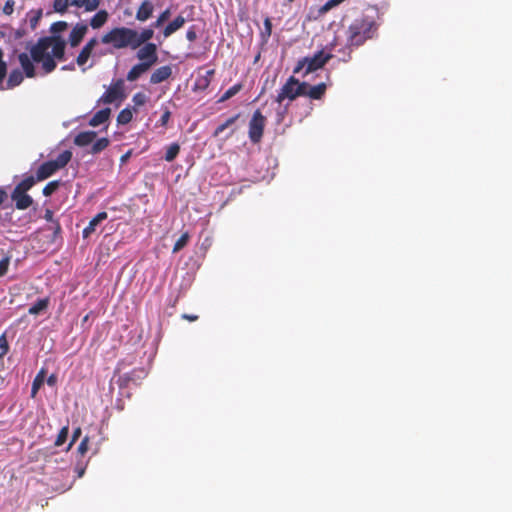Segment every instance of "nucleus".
<instances>
[{"mask_svg": "<svg viewBox=\"0 0 512 512\" xmlns=\"http://www.w3.org/2000/svg\"><path fill=\"white\" fill-rule=\"evenodd\" d=\"M6 198H7L6 191L0 187V206L3 204V202L6 200Z\"/></svg>", "mask_w": 512, "mask_h": 512, "instance_id": "bf43d9fd", "label": "nucleus"}, {"mask_svg": "<svg viewBox=\"0 0 512 512\" xmlns=\"http://www.w3.org/2000/svg\"><path fill=\"white\" fill-rule=\"evenodd\" d=\"M182 318L186 319V320H188L190 322H193V321H196L198 319V316L197 315H192V314H183Z\"/></svg>", "mask_w": 512, "mask_h": 512, "instance_id": "13d9d810", "label": "nucleus"}, {"mask_svg": "<svg viewBox=\"0 0 512 512\" xmlns=\"http://www.w3.org/2000/svg\"><path fill=\"white\" fill-rule=\"evenodd\" d=\"M154 27H148L142 29L141 32H138L134 29L135 37H134V44H135V50L141 47L143 44L150 43L149 41L154 36Z\"/></svg>", "mask_w": 512, "mask_h": 512, "instance_id": "f3484780", "label": "nucleus"}, {"mask_svg": "<svg viewBox=\"0 0 512 512\" xmlns=\"http://www.w3.org/2000/svg\"><path fill=\"white\" fill-rule=\"evenodd\" d=\"M7 74V64L3 60V50L0 48V84L3 83L4 78Z\"/></svg>", "mask_w": 512, "mask_h": 512, "instance_id": "79ce46f5", "label": "nucleus"}, {"mask_svg": "<svg viewBox=\"0 0 512 512\" xmlns=\"http://www.w3.org/2000/svg\"><path fill=\"white\" fill-rule=\"evenodd\" d=\"M186 22V19L182 15H178L174 20L169 22L163 29V36L165 38L170 37L173 33L181 29Z\"/></svg>", "mask_w": 512, "mask_h": 512, "instance_id": "6ab92c4d", "label": "nucleus"}, {"mask_svg": "<svg viewBox=\"0 0 512 512\" xmlns=\"http://www.w3.org/2000/svg\"><path fill=\"white\" fill-rule=\"evenodd\" d=\"M60 185H61L60 180L50 181L43 188V191H42L43 195L46 197L51 196L55 191L58 190Z\"/></svg>", "mask_w": 512, "mask_h": 512, "instance_id": "72a5a7b5", "label": "nucleus"}, {"mask_svg": "<svg viewBox=\"0 0 512 512\" xmlns=\"http://www.w3.org/2000/svg\"><path fill=\"white\" fill-rule=\"evenodd\" d=\"M378 26L370 17L355 19L346 31V46L349 49L363 45L367 40L374 38Z\"/></svg>", "mask_w": 512, "mask_h": 512, "instance_id": "f03ea898", "label": "nucleus"}, {"mask_svg": "<svg viewBox=\"0 0 512 512\" xmlns=\"http://www.w3.org/2000/svg\"><path fill=\"white\" fill-rule=\"evenodd\" d=\"M180 152V145L178 143H172L167 147L164 159L167 162H172L178 156Z\"/></svg>", "mask_w": 512, "mask_h": 512, "instance_id": "7c9ffc66", "label": "nucleus"}, {"mask_svg": "<svg viewBox=\"0 0 512 512\" xmlns=\"http://www.w3.org/2000/svg\"><path fill=\"white\" fill-rule=\"evenodd\" d=\"M42 16H43V10L40 8L36 9V10H31L27 13L28 22H29L30 28L32 30L36 29Z\"/></svg>", "mask_w": 512, "mask_h": 512, "instance_id": "cd10ccee", "label": "nucleus"}, {"mask_svg": "<svg viewBox=\"0 0 512 512\" xmlns=\"http://www.w3.org/2000/svg\"><path fill=\"white\" fill-rule=\"evenodd\" d=\"M71 158L72 152L65 150L60 153L56 159L42 163L36 171V179L38 181H43L49 178L58 170L64 168L70 162Z\"/></svg>", "mask_w": 512, "mask_h": 512, "instance_id": "39448f33", "label": "nucleus"}, {"mask_svg": "<svg viewBox=\"0 0 512 512\" xmlns=\"http://www.w3.org/2000/svg\"><path fill=\"white\" fill-rule=\"evenodd\" d=\"M133 118L132 111L129 108L121 110L117 116V123L120 125L128 124Z\"/></svg>", "mask_w": 512, "mask_h": 512, "instance_id": "2f4dec72", "label": "nucleus"}, {"mask_svg": "<svg viewBox=\"0 0 512 512\" xmlns=\"http://www.w3.org/2000/svg\"><path fill=\"white\" fill-rule=\"evenodd\" d=\"M96 137L97 133L95 131H82L75 136L74 144L78 147H85L92 144Z\"/></svg>", "mask_w": 512, "mask_h": 512, "instance_id": "a211bd4d", "label": "nucleus"}, {"mask_svg": "<svg viewBox=\"0 0 512 512\" xmlns=\"http://www.w3.org/2000/svg\"><path fill=\"white\" fill-rule=\"evenodd\" d=\"M68 27V23L65 22V21H57V22H54L52 25H51V32L53 33H59V32H62L64 30H66Z\"/></svg>", "mask_w": 512, "mask_h": 512, "instance_id": "37998d69", "label": "nucleus"}, {"mask_svg": "<svg viewBox=\"0 0 512 512\" xmlns=\"http://www.w3.org/2000/svg\"><path fill=\"white\" fill-rule=\"evenodd\" d=\"M327 90V86L325 83H319L315 86L309 85V90L307 91V97L312 100H320L324 97Z\"/></svg>", "mask_w": 512, "mask_h": 512, "instance_id": "393cba45", "label": "nucleus"}, {"mask_svg": "<svg viewBox=\"0 0 512 512\" xmlns=\"http://www.w3.org/2000/svg\"><path fill=\"white\" fill-rule=\"evenodd\" d=\"M24 73L19 69H13L7 79L6 88L13 89L20 85L24 80Z\"/></svg>", "mask_w": 512, "mask_h": 512, "instance_id": "b1692460", "label": "nucleus"}, {"mask_svg": "<svg viewBox=\"0 0 512 512\" xmlns=\"http://www.w3.org/2000/svg\"><path fill=\"white\" fill-rule=\"evenodd\" d=\"M48 230H51L53 235H52V241L55 242L57 239L61 238V232H62V228H61V225L59 223V221H53V223H51L48 227H47Z\"/></svg>", "mask_w": 512, "mask_h": 512, "instance_id": "c9c22d12", "label": "nucleus"}, {"mask_svg": "<svg viewBox=\"0 0 512 512\" xmlns=\"http://www.w3.org/2000/svg\"><path fill=\"white\" fill-rule=\"evenodd\" d=\"M172 75V68L169 65L157 68L150 76L151 84H159L166 81Z\"/></svg>", "mask_w": 512, "mask_h": 512, "instance_id": "dca6fc26", "label": "nucleus"}, {"mask_svg": "<svg viewBox=\"0 0 512 512\" xmlns=\"http://www.w3.org/2000/svg\"><path fill=\"white\" fill-rule=\"evenodd\" d=\"M197 29L195 25H192L189 27V29L186 32V38L190 42H194L197 39Z\"/></svg>", "mask_w": 512, "mask_h": 512, "instance_id": "49530a36", "label": "nucleus"}, {"mask_svg": "<svg viewBox=\"0 0 512 512\" xmlns=\"http://www.w3.org/2000/svg\"><path fill=\"white\" fill-rule=\"evenodd\" d=\"M54 214H53V211L50 210V209H46L45 210V213H44V219L47 221V222H50V223H53V221H56L54 219Z\"/></svg>", "mask_w": 512, "mask_h": 512, "instance_id": "5fc2aeb1", "label": "nucleus"}, {"mask_svg": "<svg viewBox=\"0 0 512 512\" xmlns=\"http://www.w3.org/2000/svg\"><path fill=\"white\" fill-rule=\"evenodd\" d=\"M109 145H110V140L106 137L99 138L96 141L94 140V142L92 143L91 149H90V153L94 154V155L99 154L103 150H105Z\"/></svg>", "mask_w": 512, "mask_h": 512, "instance_id": "bb28decb", "label": "nucleus"}, {"mask_svg": "<svg viewBox=\"0 0 512 512\" xmlns=\"http://www.w3.org/2000/svg\"><path fill=\"white\" fill-rule=\"evenodd\" d=\"M62 69H73V66L72 65H69V66H64Z\"/></svg>", "mask_w": 512, "mask_h": 512, "instance_id": "e2e57ef3", "label": "nucleus"}, {"mask_svg": "<svg viewBox=\"0 0 512 512\" xmlns=\"http://www.w3.org/2000/svg\"><path fill=\"white\" fill-rule=\"evenodd\" d=\"M57 382V376L55 374H51L48 378H47V384L49 386H54Z\"/></svg>", "mask_w": 512, "mask_h": 512, "instance_id": "6e6d98bb", "label": "nucleus"}, {"mask_svg": "<svg viewBox=\"0 0 512 512\" xmlns=\"http://www.w3.org/2000/svg\"><path fill=\"white\" fill-rule=\"evenodd\" d=\"M214 74H215L214 69H210V70L206 71L205 75H203L197 79L196 86L200 89H206L210 85Z\"/></svg>", "mask_w": 512, "mask_h": 512, "instance_id": "c85d7f7f", "label": "nucleus"}, {"mask_svg": "<svg viewBox=\"0 0 512 512\" xmlns=\"http://www.w3.org/2000/svg\"><path fill=\"white\" fill-rule=\"evenodd\" d=\"M134 29L120 26L114 27L102 35L100 41L102 44L110 45L115 50L130 48L135 50Z\"/></svg>", "mask_w": 512, "mask_h": 512, "instance_id": "7ed1b4c3", "label": "nucleus"}, {"mask_svg": "<svg viewBox=\"0 0 512 512\" xmlns=\"http://www.w3.org/2000/svg\"><path fill=\"white\" fill-rule=\"evenodd\" d=\"M296 91L298 92V97L300 96H307V91L309 90V84L305 81L300 82L298 80V83L294 87Z\"/></svg>", "mask_w": 512, "mask_h": 512, "instance_id": "a19ab883", "label": "nucleus"}, {"mask_svg": "<svg viewBox=\"0 0 512 512\" xmlns=\"http://www.w3.org/2000/svg\"><path fill=\"white\" fill-rule=\"evenodd\" d=\"M98 43L99 40L96 37H93L86 42L76 57V63L78 66L83 67L87 63Z\"/></svg>", "mask_w": 512, "mask_h": 512, "instance_id": "ddd939ff", "label": "nucleus"}, {"mask_svg": "<svg viewBox=\"0 0 512 512\" xmlns=\"http://www.w3.org/2000/svg\"><path fill=\"white\" fill-rule=\"evenodd\" d=\"M240 117V114H236L230 118H228L225 122L221 123L217 126V128L213 132V137H219L226 129H230L229 133L226 135V138L231 137L235 131L236 128L233 127L237 119Z\"/></svg>", "mask_w": 512, "mask_h": 512, "instance_id": "2eb2a0df", "label": "nucleus"}, {"mask_svg": "<svg viewBox=\"0 0 512 512\" xmlns=\"http://www.w3.org/2000/svg\"><path fill=\"white\" fill-rule=\"evenodd\" d=\"M36 175L25 177L11 192V199L17 210H26L33 204V198L27 193L37 182Z\"/></svg>", "mask_w": 512, "mask_h": 512, "instance_id": "20e7f679", "label": "nucleus"}, {"mask_svg": "<svg viewBox=\"0 0 512 512\" xmlns=\"http://www.w3.org/2000/svg\"><path fill=\"white\" fill-rule=\"evenodd\" d=\"M88 443H89V438H88V436H85L77 448V452L81 456H83L88 451Z\"/></svg>", "mask_w": 512, "mask_h": 512, "instance_id": "a18cd8bd", "label": "nucleus"}, {"mask_svg": "<svg viewBox=\"0 0 512 512\" xmlns=\"http://www.w3.org/2000/svg\"><path fill=\"white\" fill-rule=\"evenodd\" d=\"M66 43L60 36H45L31 46L30 55L26 52L17 58L27 78L36 76L35 63H41L44 74L53 72L57 66L55 59L64 60Z\"/></svg>", "mask_w": 512, "mask_h": 512, "instance_id": "f257e3e1", "label": "nucleus"}, {"mask_svg": "<svg viewBox=\"0 0 512 512\" xmlns=\"http://www.w3.org/2000/svg\"><path fill=\"white\" fill-rule=\"evenodd\" d=\"M265 125L266 117L259 109H257L254 111L252 118L249 121L248 135L252 143L257 144L261 141Z\"/></svg>", "mask_w": 512, "mask_h": 512, "instance_id": "6e6552de", "label": "nucleus"}, {"mask_svg": "<svg viewBox=\"0 0 512 512\" xmlns=\"http://www.w3.org/2000/svg\"><path fill=\"white\" fill-rule=\"evenodd\" d=\"M9 351V344L5 334L0 336V359H2Z\"/></svg>", "mask_w": 512, "mask_h": 512, "instance_id": "58836bf2", "label": "nucleus"}, {"mask_svg": "<svg viewBox=\"0 0 512 512\" xmlns=\"http://www.w3.org/2000/svg\"><path fill=\"white\" fill-rule=\"evenodd\" d=\"M171 117V111L165 107L163 108V114L161 115L158 123L162 127H166Z\"/></svg>", "mask_w": 512, "mask_h": 512, "instance_id": "c03bdc74", "label": "nucleus"}, {"mask_svg": "<svg viewBox=\"0 0 512 512\" xmlns=\"http://www.w3.org/2000/svg\"><path fill=\"white\" fill-rule=\"evenodd\" d=\"M49 306V298L38 299L28 310L31 315H38L45 311Z\"/></svg>", "mask_w": 512, "mask_h": 512, "instance_id": "a878e982", "label": "nucleus"}, {"mask_svg": "<svg viewBox=\"0 0 512 512\" xmlns=\"http://www.w3.org/2000/svg\"><path fill=\"white\" fill-rule=\"evenodd\" d=\"M331 54H325L322 50L318 51L313 57H304L300 59L293 69L294 74L304 70L303 76L322 68L330 59Z\"/></svg>", "mask_w": 512, "mask_h": 512, "instance_id": "423d86ee", "label": "nucleus"}, {"mask_svg": "<svg viewBox=\"0 0 512 512\" xmlns=\"http://www.w3.org/2000/svg\"><path fill=\"white\" fill-rule=\"evenodd\" d=\"M10 264V260L8 257H5L0 260V277L4 276L7 271Z\"/></svg>", "mask_w": 512, "mask_h": 512, "instance_id": "de8ad7c7", "label": "nucleus"}, {"mask_svg": "<svg viewBox=\"0 0 512 512\" xmlns=\"http://www.w3.org/2000/svg\"><path fill=\"white\" fill-rule=\"evenodd\" d=\"M334 4L331 3V0H328L320 9H319V13L320 14H325L327 13L328 11H330L332 8H334Z\"/></svg>", "mask_w": 512, "mask_h": 512, "instance_id": "864d4df0", "label": "nucleus"}, {"mask_svg": "<svg viewBox=\"0 0 512 512\" xmlns=\"http://www.w3.org/2000/svg\"><path fill=\"white\" fill-rule=\"evenodd\" d=\"M345 0H331V3L334 4V6H338L340 5L341 3H343Z\"/></svg>", "mask_w": 512, "mask_h": 512, "instance_id": "680f3d73", "label": "nucleus"}, {"mask_svg": "<svg viewBox=\"0 0 512 512\" xmlns=\"http://www.w3.org/2000/svg\"><path fill=\"white\" fill-rule=\"evenodd\" d=\"M131 155H132V150L127 151L125 154H123V155L121 156V158H120V162H121L122 164H123V163H125V162H127V161H128V159L131 157Z\"/></svg>", "mask_w": 512, "mask_h": 512, "instance_id": "4d7b16f0", "label": "nucleus"}, {"mask_svg": "<svg viewBox=\"0 0 512 512\" xmlns=\"http://www.w3.org/2000/svg\"><path fill=\"white\" fill-rule=\"evenodd\" d=\"M334 4L331 3V0H328L320 9H319V13L320 14H325L327 13L328 11H330L332 8H334Z\"/></svg>", "mask_w": 512, "mask_h": 512, "instance_id": "603ef678", "label": "nucleus"}, {"mask_svg": "<svg viewBox=\"0 0 512 512\" xmlns=\"http://www.w3.org/2000/svg\"><path fill=\"white\" fill-rule=\"evenodd\" d=\"M101 0H53V9L56 13L65 14L70 6L81 9L85 12L96 11Z\"/></svg>", "mask_w": 512, "mask_h": 512, "instance_id": "0eeeda50", "label": "nucleus"}, {"mask_svg": "<svg viewBox=\"0 0 512 512\" xmlns=\"http://www.w3.org/2000/svg\"><path fill=\"white\" fill-rule=\"evenodd\" d=\"M170 9H165L160 13V15L157 17L156 21H154L151 24V27L158 28L160 27L165 21H167L170 17Z\"/></svg>", "mask_w": 512, "mask_h": 512, "instance_id": "e433bc0d", "label": "nucleus"}, {"mask_svg": "<svg viewBox=\"0 0 512 512\" xmlns=\"http://www.w3.org/2000/svg\"><path fill=\"white\" fill-rule=\"evenodd\" d=\"M88 32V25L83 22L76 23L68 37V42L71 47H77L82 40L84 39L85 35Z\"/></svg>", "mask_w": 512, "mask_h": 512, "instance_id": "f8f14e48", "label": "nucleus"}, {"mask_svg": "<svg viewBox=\"0 0 512 512\" xmlns=\"http://www.w3.org/2000/svg\"><path fill=\"white\" fill-rule=\"evenodd\" d=\"M243 88V85L241 83H237L230 87L228 90L225 91V93L220 97L218 102L222 103L227 101L228 99L235 96L237 93H239Z\"/></svg>", "mask_w": 512, "mask_h": 512, "instance_id": "c756f323", "label": "nucleus"}, {"mask_svg": "<svg viewBox=\"0 0 512 512\" xmlns=\"http://www.w3.org/2000/svg\"><path fill=\"white\" fill-rule=\"evenodd\" d=\"M44 374H45V371L43 369L40 370V372L36 375L35 379L33 380L32 389H31L32 397H34L37 394L39 388L42 386V384L44 382Z\"/></svg>", "mask_w": 512, "mask_h": 512, "instance_id": "473e14b6", "label": "nucleus"}, {"mask_svg": "<svg viewBox=\"0 0 512 512\" xmlns=\"http://www.w3.org/2000/svg\"><path fill=\"white\" fill-rule=\"evenodd\" d=\"M136 57L151 68L158 60L157 46L155 43H146L138 48Z\"/></svg>", "mask_w": 512, "mask_h": 512, "instance_id": "9d476101", "label": "nucleus"}, {"mask_svg": "<svg viewBox=\"0 0 512 512\" xmlns=\"http://www.w3.org/2000/svg\"><path fill=\"white\" fill-rule=\"evenodd\" d=\"M69 428L68 426H64L58 433L57 438L55 440V446L59 447L63 445L68 437Z\"/></svg>", "mask_w": 512, "mask_h": 512, "instance_id": "4c0bfd02", "label": "nucleus"}, {"mask_svg": "<svg viewBox=\"0 0 512 512\" xmlns=\"http://www.w3.org/2000/svg\"><path fill=\"white\" fill-rule=\"evenodd\" d=\"M272 33V22L270 18H265L264 20V32L263 35L269 37Z\"/></svg>", "mask_w": 512, "mask_h": 512, "instance_id": "8fccbe9b", "label": "nucleus"}, {"mask_svg": "<svg viewBox=\"0 0 512 512\" xmlns=\"http://www.w3.org/2000/svg\"><path fill=\"white\" fill-rule=\"evenodd\" d=\"M132 102L135 106H143L147 102V96L142 92L135 93L132 97Z\"/></svg>", "mask_w": 512, "mask_h": 512, "instance_id": "ea45409f", "label": "nucleus"}, {"mask_svg": "<svg viewBox=\"0 0 512 512\" xmlns=\"http://www.w3.org/2000/svg\"><path fill=\"white\" fill-rule=\"evenodd\" d=\"M109 19L108 11L102 9L98 10L89 20V25L93 29H100L103 27Z\"/></svg>", "mask_w": 512, "mask_h": 512, "instance_id": "aec40b11", "label": "nucleus"}, {"mask_svg": "<svg viewBox=\"0 0 512 512\" xmlns=\"http://www.w3.org/2000/svg\"><path fill=\"white\" fill-rule=\"evenodd\" d=\"M189 238H190V235L188 232L183 233L180 236V238L176 241V243L174 244L172 252L177 253L180 250H182L187 245Z\"/></svg>", "mask_w": 512, "mask_h": 512, "instance_id": "f704fd0d", "label": "nucleus"}, {"mask_svg": "<svg viewBox=\"0 0 512 512\" xmlns=\"http://www.w3.org/2000/svg\"><path fill=\"white\" fill-rule=\"evenodd\" d=\"M15 1L7 0L3 7V13L6 15H11L14 11Z\"/></svg>", "mask_w": 512, "mask_h": 512, "instance_id": "09e8293b", "label": "nucleus"}, {"mask_svg": "<svg viewBox=\"0 0 512 512\" xmlns=\"http://www.w3.org/2000/svg\"><path fill=\"white\" fill-rule=\"evenodd\" d=\"M124 97V81L122 79H118L110 85L99 101L104 104H111L117 100L123 99Z\"/></svg>", "mask_w": 512, "mask_h": 512, "instance_id": "1a4fd4ad", "label": "nucleus"}, {"mask_svg": "<svg viewBox=\"0 0 512 512\" xmlns=\"http://www.w3.org/2000/svg\"><path fill=\"white\" fill-rule=\"evenodd\" d=\"M154 4L151 0H144L136 11L135 18L140 22H145L153 15Z\"/></svg>", "mask_w": 512, "mask_h": 512, "instance_id": "4468645a", "label": "nucleus"}, {"mask_svg": "<svg viewBox=\"0 0 512 512\" xmlns=\"http://www.w3.org/2000/svg\"><path fill=\"white\" fill-rule=\"evenodd\" d=\"M111 114L110 108H104L99 111H97L93 117L89 120V125L92 127H97L103 123H105Z\"/></svg>", "mask_w": 512, "mask_h": 512, "instance_id": "5701e85b", "label": "nucleus"}, {"mask_svg": "<svg viewBox=\"0 0 512 512\" xmlns=\"http://www.w3.org/2000/svg\"><path fill=\"white\" fill-rule=\"evenodd\" d=\"M150 69L148 64H143L142 62L134 65L127 73L126 79L129 82L136 81L143 73L147 72Z\"/></svg>", "mask_w": 512, "mask_h": 512, "instance_id": "4be33fe9", "label": "nucleus"}, {"mask_svg": "<svg viewBox=\"0 0 512 512\" xmlns=\"http://www.w3.org/2000/svg\"><path fill=\"white\" fill-rule=\"evenodd\" d=\"M297 83L298 79L295 76H290L278 92L275 101L279 104L286 99L294 101L298 97V92L294 88Z\"/></svg>", "mask_w": 512, "mask_h": 512, "instance_id": "9b49d317", "label": "nucleus"}, {"mask_svg": "<svg viewBox=\"0 0 512 512\" xmlns=\"http://www.w3.org/2000/svg\"><path fill=\"white\" fill-rule=\"evenodd\" d=\"M81 435V428L78 427L76 428L74 431H73V434H72V439H71V442L69 443L68 445V449L71 448V446L77 441V439L80 437Z\"/></svg>", "mask_w": 512, "mask_h": 512, "instance_id": "3c124183", "label": "nucleus"}, {"mask_svg": "<svg viewBox=\"0 0 512 512\" xmlns=\"http://www.w3.org/2000/svg\"><path fill=\"white\" fill-rule=\"evenodd\" d=\"M24 34H25L24 30H20V29H19V30H17V31L15 32V37H16V38H21V37H23V36H24Z\"/></svg>", "mask_w": 512, "mask_h": 512, "instance_id": "052dcab7", "label": "nucleus"}, {"mask_svg": "<svg viewBox=\"0 0 512 512\" xmlns=\"http://www.w3.org/2000/svg\"><path fill=\"white\" fill-rule=\"evenodd\" d=\"M107 217H108V214L105 211L99 212L95 217H93L90 220L88 226L83 229V232H82L83 237L84 238L89 237L95 231L96 226L103 220L107 219Z\"/></svg>", "mask_w": 512, "mask_h": 512, "instance_id": "412c9836", "label": "nucleus"}]
</instances>
